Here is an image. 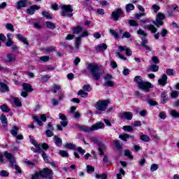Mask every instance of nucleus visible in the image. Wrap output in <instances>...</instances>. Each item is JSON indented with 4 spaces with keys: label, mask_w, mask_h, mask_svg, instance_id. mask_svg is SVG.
Returning <instances> with one entry per match:
<instances>
[{
    "label": "nucleus",
    "mask_w": 179,
    "mask_h": 179,
    "mask_svg": "<svg viewBox=\"0 0 179 179\" xmlns=\"http://www.w3.org/2000/svg\"><path fill=\"white\" fill-rule=\"evenodd\" d=\"M34 146L36 149L37 153H41V152H43V150H47V149H48V144L47 143H42V144L37 143Z\"/></svg>",
    "instance_id": "4468645a"
},
{
    "label": "nucleus",
    "mask_w": 179,
    "mask_h": 179,
    "mask_svg": "<svg viewBox=\"0 0 179 179\" xmlns=\"http://www.w3.org/2000/svg\"><path fill=\"white\" fill-rule=\"evenodd\" d=\"M87 173H93L94 172V167L90 166V165L87 166Z\"/></svg>",
    "instance_id": "69168bd1"
},
{
    "label": "nucleus",
    "mask_w": 179,
    "mask_h": 179,
    "mask_svg": "<svg viewBox=\"0 0 179 179\" xmlns=\"http://www.w3.org/2000/svg\"><path fill=\"white\" fill-rule=\"evenodd\" d=\"M120 118L122 120H127V121H131L132 120V113L131 112H124L119 114Z\"/></svg>",
    "instance_id": "ddd939ff"
},
{
    "label": "nucleus",
    "mask_w": 179,
    "mask_h": 179,
    "mask_svg": "<svg viewBox=\"0 0 179 179\" xmlns=\"http://www.w3.org/2000/svg\"><path fill=\"white\" fill-rule=\"evenodd\" d=\"M0 176L1 177H9V173L7 171L3 170L0 171Z\"/></svg>",
    "instance_id": "4d7b16f0"
},
{
    "label": "nucleus",
    "mask_w": 179,
    "mask_h": 179,
    "mask_svg": "<svg viewBox=\"0 0 179 179\" xmlns=\"http://www.w3.org/2000/svg\"><path fill=\"white\" fill-rule=\"evenodd\" d=\"M33 120L35 122H37L39 127H43V125H44L43 122H45V121H47V117H45V115L43 114L39 116H34Z\"/></svg>",
    "instance_id": "9b49d317"
},
{
    "label": "nucleus",
    "mask_w": 179,
    "mask_h": 179,
    "mask_svg": "<svg viewBox=\"0 0 179 179\" xmlns=\"http://www.w3.org/2000/svg\"><path fill=\"white\" fill-rule=\"evenodd\" d=\"M105 83L104 85L109 87H113L114 86V82L111 80L113 79V76L111 74L108 73L106 74L104 78H103Z\"/></svg>",
    "instance_id": "f8f14e48"
},
{
    "label": "nucleus",
    "mask_w": 179,
    "mask_h": 179,
    "mask_svg": "<svg viewBox=\"0 0 179 179\" xmlns=\"http://www.w3.org/2000/svg\"><path fill=\"white\" fill-rule=\"evenodd\" d=\"M52 92L53 93H58V92H61V85H54Z\"/></svg>",
    "instance_id": "37998d69"
},
{
    "label": "nucleus",
    "mask_w": 179,
    "mask_h": 179,
    "mask_svg": "<svg viewBox=\"0 0 179 179\" xmlns=\"http://www.w3.org/2000/svg\"><path fill=\"white\" fill-rule=\"evenodd\" d=\"M0 86H1L0 90L3 93H6V92H9V87H8V85L3 83H0Z\"/></svg>",
    "instance_id": "a878e982"
},
{
    "label": "nucleus",
    "mask_w": 179,
    "mask_h": 179,
    "mask_svg": "<svg viewBox=\"0 0 179 179\" xmlns=\"http://www.w3.org/2000/svg\"><path fill=\"white\" fill-rule=\"evenodd\" d=\"M59 118L61 120L60 124L62 127H67L68 126V118H66V116L62 113L59 114Z\"/></svg>",
    "instance_id": "dca6fc26"
},
{
    "label": "nucleus",
    "mask_w": 179,
    "mask_h": 179,
    "mask_svg": "<svg viewBox=\"0 0 179 179\" xmlns=\"http://www.w3.org/2000/svg\"><path fill=\"white\" fill-rule=\"evenodd\" d=\"M124 156H127V157L131 159H134V157L131 155V151H129V150H124Z\"/></svg>",
    "instance_id": "5fc2aeb1"
},
{
    "label": "nucleus",
    "mask_w": 179,
    "mask_h": 179,
    "mask_svg": "<svg viewBox=\"0 0 179 179\" xmlns=\"http://www.w3.org/2000/svg\"><path fill=\"white\" fill-rule=\"evenodd\" d=\"M148 38H146V36L141 38V47H144V48H145V50H147V51H148V52H150V51H152V48H150V46L146 45V44H148Z\"/></svg>",
    "instance_id": "2eb2a0df"
},
{
    "label": "nucleus",
    "mask_w": 179,
    "mask_h": 179,
    "mask_svg": "<svg viewBox=\"0 0 179 179\" xmlns=\"http://www.w3.org/2000/svg\"><path fill=\"white\" fill-rule=\"evenodd\" d=\"M40 177H41V176H40V172H36L32 176L31 179H38Z\"/></svg>",
    "instance_id": "774afa93"
},
{
    "label": "nucleus",
    "mask_w": 179,
    "mask_h": 179,
    "mask_svg": "<svg viewBox=\"0 0 179 179\" xmlns=\"http://www.w3.org/2000/svg\"><path fill=\"white\" fill-rule=\"evenodd\" d=\"M50 80V76L48 75L43 76L41 77L42 82H48Z\"/></svg>",
    "instance_id": "338daca9"
},
{
    "label": "nucleus",
    "mask_w": 179,
    "mask_h": 179,
    "mask_svg": "<svg viewBox=\"0 0 179 179\" xmlns=\"http://www.w3.org/2000/svg\"><path fill=\"white\" fill-rule=\"evenodd\" d=\"M80 44H82V38L78 37L76 38L75 42V49L79 50V47H80Z\"/></svg>",
    "instance_id": "c85d7f7f"
},
{
    "label": "nucleus",
    "mask_w": 179,
    "mask_h": 179,
    "mask_svg": "<svg viewBox=\"0 0 179 179\" xmlns=\"http://www.w3.org/2000/svg\"><path fill=\"white\" fill-rule=\"evenodd\" d=\"M137 34L139 36H143V37H148V34H146V32H145V31L141 28L137 31Z\"/></svg>",
    "instance_id": "c03bdc74"
},
{
    "label": "nucleus",
    "mask_w": 179,
    "mask_h": 179,
    "mask_svg": "<svg viewBox=\"0 0 179 179\" xmlns=\"http://www.w3.org/2000/svg\"><path fill=\"white\" fill-rule=\"evenodd\" d=\"M124 176H125V171L122 168H120L119 173L116 175L117 179H122Z\"/></svg>",
    "instance_id": "c756f323"
},
{
    "label": "nucleus",
    "mask_w": 179,
    "mask_h": 179,
    "mask_svg": "<svg viewBox=\"0 0 179 179\" xmlns=\"http://www.w3.org/2000/svg\"><path fill=\"white\" fill-rule=\"evenodd\" d=\"M148 103L150 106H157V102L151 99L148 100Z\"/></svg>",
    "instance_id": "0e129e2a"
},
{
    "label": "nucleus",
    "mask_w": 179,
    "mask_h": 179,
    "mask_svg": "<svg viewBox=\"0 0 179 179\" xmlns=\"http://www.w3.org/2000/svg\"><path fill=\"white\" fill-rule=\"evenodd\" d=\"M0 120L1 121L3 127H6V125H8V118H6V116H5L4 115H1Z\"/></svg>",
    "instance_id": "7c9ffc66"
},
{
    "label": "nucleus",
    "mask_w": 179,
    "mask_h": 179,
    "mask_svg": "<svg viewBox=\"0 0 179 179\" xmlns=\"http://www.w3.org/2000/svg\"><path fill=\"white\" fill-rule=\"evenodd\" d=\"M16 60V55L13 53H9L6 55V59H3V62H13Z\"/></svg>",
    "instance_id": "6ab92c4d"
},
{
    "label": "nucleus",
    "mask_w": 179,
    "mask_h": 179,
    "mask_svg": "<svg viewBox=\"0 0 179 179\" xmlns=\"http://www.w3.org/2000/svg\"><path fill=\"white\" fill-rule=\"evenodd\" d=\"M46 24V27L48 29H50V30H54V29H55V24L53 22H51L50 21H47L45 22Z\"/></svg>",
    "instance_id": "473e14b6"
},
{
    "label": "nucleus",
    "mask_w": 179,
    "mask_h": 179,
    "mask_svg": "<svg viewBox=\"0 0 179 179\" xmlns=\"http://www.w3.org/2000/svg\"><path fill=\"white\" fill-rule=\"evenodd\" d=\"M120 139H122V141H124V142H127L128 140V138H131V139H134V136H130L128 134H123L122 135L119 136Z\"/></svg>",
    "instance_id": "393cba45"
},
{
    "label": "nucleus",
    "mask_w": 179,
    "mask_h": 179,
    "mask_svg": "<svg viewBox=\"0 0 179 179\" xmlns=\"http://www.w3.org/2000/svg\"><path fill=\"white\" fill-rule=\"evenodd\" d=\"M64 148L66 149H70V150L76 149V145L72 143H66L64 145Z\"/></svg>",
    "instance_id": "ea45409f"
},
{
    "label": "nucleus",
    "mask_w": 179,
    "mask_h": 179,
    "mask_svg": "<svg viewBox=\"0 0 179 179\" xmlns=\"http://www.w3.org/2000/svg\"><path fill=\"white\" fill-rule=\"evenodd\" d=\"M134 82L138 84L139 89L146 92H150V89L153 87L152 83L143 81L141 76H136L134 79Z\"/></svg>",
    "instance_id": "f03ea898"
},
{
    "label": "nucleus",
    "mask_w": 179,
    "mask_h": 179,
    "mask_svg": "<svg viewBox=\"0 0 179 179\" xmlns=\"http://www.w3.org/2000/svg\"><path fill=\"white\" fill-rule=\"evenodd\" d=\"M96 178H101V179H107V175L106 173H102L101 175L96 174L95 176Z\"/></svg>",
    "instance_id": "bf43d9fd"
},
{
    "label": "nucleus",
    "mask_w": 179,
    "mask_h": 179,
    "mask_svg": "<svg viewBox=\"0 0 179 179\" xmlns=\"http://www.w3.org/2000/svg\"><path fill=\"white\" fill-rule=\"evenodd\" d=\"M122 129L126 132H132V131H134V127H132V126H124Z\"/></svg>",
    "instance_id": "a18cd8bd"
},
{
    "label": "nucleus",
    "mask_w": 179,
    "mask_h": 179,
    "mask_svg": "<svg viewBox=\"0 0 179 179\" xmlns=\"http://www.w3.org/2000/svg\"><path fill=\"white\" fill-rule=\"evenodd\" d=\"M114 145L116 146L117 149H122V145H121V143H120V141H114Z\"/></svg>",
    "instance_id": "8fccbe9b"
},
{
    "label": "nucleus",
    "mask_w": 179,
    "mask_h": 179,
    "mask_svg": "<svg viewBox=\"0 0 179 179\" xmlns=\"http://www.w3.org/2000/svg\"><path fill=\"white\" fill-rule=\"evenodd\" d=\"M38 9H41V7L40 6L34 5L31 6L27 10V13L28 15H34L36 13V10H38Z\"/></svg>",
    "instance_id": "a211bd4d"
},
{
    "label": "nucleus",
    "mask_w": 179,
    "mask_h": 179,
    "mask_svg": "<svg viewBox=\"0 0 179 179\" xmlns=\"http://www.w3.org/2000/svg\"><path fill=\"white\" fill-rule=\"evenodd\" d=\"M144 29H146L147 30H150V31L152 34L157 33V29H156L155 27V25L153 24L145 25Z\"/></svg>",
    "instance_id": "4be33fe9"
},
{
    "label": "nucleus",
    "mask_w": 179,
    "mask_h": 179,
    "mask_svg": "<svg viewBox=\"0 0 179 179\" xmlns=\"http://www.w3.org/2000/svg\"><path fill=\"white\" fill-rule=\"evenodd\" d=\"M115 55H116V57H119V58L120 59H123V61H127V57H125V56L121 55V53H120V52H116Z\"/></svg>",
    "instance_id": "13d9d810"
},
{
    "label": "nucleus",
    "mask_w": 179,
    "mask_h": 179,
    "mask_svg": "<svg viewBox=\"0 0 179 179\" xmlns=\"http://www.w3.org/2000/svg\"><path fill=\"white\" fill-rule=\"evenodd\" d=\"M109 31H110V34H112V36H113V37H115V38H120V35H118V34L117 32H115V31L114 29H110Z\"/></svg>",
    "instance_id": "3c124183"
},
{
    "label": "nucleus",
    "mask_w": 179,
    "mask_h": 179,
    "mask_svg": "<svg viewBox=\"0 0 179 179\" xmlns=\"http://www.w3.org/2000/svg\"><path fill=\"white\" fill-rule=\"evenodd\" d=\"M42 15L44 16V17H46V19H52V16H51L48 12L43 11L42 12Z\"/></svg>",
    "instance_id": "603ef678"
},
{
    "label": "nucleus",
    "mask_w": 179,
    "mask_h": 179,
    "mask_svg": "<svg viewBox=\"0 0 179 179\" xmlns=\"http://www.w3.org/2000/svg\"><path fill=\"white\" fill-rule=\"evenodd\" d=\"M166 19V15L163 13H158L156 16V20L153 21V24L157 26V27H160V26H163L164 22L163 20Z\"/></svg>",
    "instance_id": "1a4fd4ad"
},
{
    "label": "nucleus",
    "mask_w": 179,
    "mask_h": 179,
    "mask_svg": "<svg viewBox=\"0 0 179 179\" xmlns=\"http://www.w3.org/2000/svg\"><path fill=\"white\" fill-rule=\"evenodd\" d=\"M54 139L56 146H62V139H61V138L58 137V136H55Z\"/></svg>",
    "instance_id": "cd10ccee"
},
{
    "label": "nucleus",
    "mask_w": 179,
    "mask_h": 179,
    "mask_svg": "<svg viewBox=\"0 0 179 179\" xmlns=\"http://www.w3.org/2000/svg\"><path fill=\"white\" fill-rule=\"evenodd\" d=\"M158 83L161 86H166L167 85V76L166 74L162 75V78L158 80Z\"/></svg>",
    "instance_id": "aec40b11"
},
{
    "label": "nucleus",
    "mask_w": 179,
    "mask_h": 179,
    "mask_svg": "<svg viewBox=\"0 0 179 179\" xmlns=\"http://www.w3.org/2000/svg\"><path fill=\"white\" fill-rule=\"evenodd\" d=\"M59 155L60 156H62V157H69V154L65 150H60Z\"/></svg>",
    "instance_id": "49530a36"
},
{
    "label": "nucleus",
    "mask_w": 179,
    "mask_h": 179,
    "mask_svg": "<svg viewBox=\"0 0 179 179\" xmlns=\"http://www.w3.org/2000/svg\"><path fill=\"white\" fill-rule=\"evenodd\" d=\"M90 140L92 142H93V143L98 145V150L99 151V155H101V156H103L104 152H103V150H105L106 148V145H104L103 142L100 141V140H99L97 137H91Z\"/></svg>",
    "instance_id": "39448f33"
},
{
    "label": "nucleus",
    "mask_w": 179,
    "mask_h": 179,
    "mask_svg": "<svg viewBox=\"0 0 179 179\" xmlns=\"http://www.w3.org/2000/svg\"><path fill=\"white\" fill-rule=\"evenodd\" d=\"M161 101L163 104H166L168 101L167 94L164 92L161 94Z\"/></svg>",
    "instance_id": "2f4dec72"
},
{
    "label": "nucleus",
    "mask_w": 179,
    "mask_h": 179,
    "mask_svg": "<svg viewBox=\"0 0 179 179\" xmlns=\"http://www.w3.org/2000/svg\"><path fill=\"white\" fill-rule=\"evenodd\" d=\"M150 71L151 72H157L159 71V66L152 64L150 66Z\"/></svg>",
    "instance_id": "79ce46f5"
},
{
    "label": "nucleus",
    "mask_w": 179,
    "mask_h": 179,
    "mask_svg": "<svg viewBox=\"0 0 179 179\" xmlns=\"http://www.w3.org/2000/svg\"><path fill=\"white\" fill-rule=\"evenodd\" d=\"M45 52H52V51H55V47L50 46L45 49Z\"/></svg>",
    "instance_id": "052dcab7"
},
{
    "label": "nucleus",
    "mask_w": 179,
    "mask_h": 179,
    "mask_svg": "<svg viewBox=\"0 0 179 179\" xmlns=\"http://www.w3.org/2000/svg\"><path fill=\"white\" fill-rule=\"evenodd\" d=\"M39 174L43 178L52 179L54 172H52V170L48 168H45L42 171H39Z\"/></svg>",
    "instance_id": "6e6552de"
},
{
    "label": "nucleus",
    "mask_w": 179,
    "mask_h": 179,
    "mask_svg": "<svg viewBox=\"0 0 179 179\" xmlns=\"http://www.w3.org/2000/svg\"><path fill=\"white\" fill-rule=\"evenodd\" d=\"M171 115L172 117H174L175 118H179V113L176 110H171Z\"/></svg>",
    "instance_id": "680f3d73"
},
{
    "label": "nucleus",
    "mask_w": 179,
    "mask_h": 179,
    "mask_svg": "<svg viewBox=\"0 0 179 179\" xmlns=\"http://www.w3.org/2000/svg\"><path fill=\"white\" fill-rule=\"evenodd\" d=\"M17 132H19V128L17 127L14 126L13 127V129L10 131V134L13 135V136H16L17 135Z\"/></svg>",
    "instance_id": "a19ab883"
},
{
    "label": "nucleus",
    "mask_w": 179,
    "mask_h": 179,
    "mask_svg": "<svg viewBox=\"0 0 179 179\" xmlns=\"http://www.w3.org/2000/svg\"><path fill=\"white\" fill-rule=\"evenodd\" d=\"M6 28L7 30H10V31H15V29H13V24L10 23H8L6 24Z\"/></svg>",
    "instance_id": "09e8293b"
},
{
    "label": "nucleus",
    "mask_w": 179,
    "mask_h": 179,
    "mask_svg": "<svg viewBox=\"0 0 179 179\" xmlns=\"http://www.w3.org/2000/svg\"><path fill=\"white\" fill-rule=\"evenodd\" d=\"M22 89L24 92H28V93H30L33 91V87H31V85L26 83H22Z\"/></svg>",
    "instance_id": "412c9836"
},
{
    "label": "nucleus",
    "mask_w": 179,
    "mask_h": 179,
    "mask_svg": "<svg viewBox=\"0 0 179 179\" xmlns=\"http://www.w3.org/2000/svg\"><path fill=\"white\" fill-rule=\"evenodd\" d=\"M13 103L15 107H22V102H20V100H19V98L14 97L13 98Z\"/></svg>",
    "instance_id": "c9c22d12"
},
{
    "label": "nucleus",
    "mask_w": 179,
    "mask_h": 179,
    "mask_svg": "<svg viewBox=\"0 0 179 179\" xmlns=\"http://www.w3.org/2000/svg\"><path fill=\"white\" fill-rule=\"evenodd\" d=\"M104 123L103 122H98L96 124H94L91 127H84L83 131L85 132H90L94 131H99V129H103Z\"/></svg>",
    "instance_id": "423d86ee"
},
{
    "label": "nucleus",
    "mask_w": 179,
    "mask_h": 179,
    "mask_svg": "<svg viewBox=\"0 0 179 179\" xmlns=\"http://www.w3.org/2000/svg\"><path fill=\"white\" fill-rule=\"evenodd\" d=\"M61 16L72 17L73 16V7L71 5H62L61 6Z\"/></svg>",
    "instance_id": "7ed1b4c3"
},
{
    "label": "nucleus",
    "mask_w": 179,
    "mask_h": 179,
    "mask_svg": "<svg viewBox=\"0 0 179 179\" xmlns=\"http://www.w3.org/2000/svg\"><path fill=\"white\" fill-rule=\"evenodd\" d=\"M171 96L172 99H177L179 96V92L178 91H173L171 93Z\"/></svg>",
    "instance_id": "6e6d98bb"
},
{
    "label": "nucleus",
    "mask_w": 179,
    "mask_h": 179,
    "mask_svg": "<svg viewBox=\"0 0 179 179\" xmlns=\"http://www.w3.org/2000/svg\"><path fill=\"white\" fill-rule=\"evenodd\" d=\"M0 109L3 113H9V111H10V108H9L6 104L1 105Z\"/></svg>",
    "instance_id": "e433bc0d"
},
{
    "label": "nucleus",
    "mask_w": 179,
    "mask_h": 179,
    "mask_svg": "<svg viewBox=\"0 0 179 179\" xmlns=\"http://www.w3.org/2000/svg\"><path fill=\"white\" fill-rule=\"evenodd\" d=\"M158 169H159V165L156 164H153L150 166V171L153 173V171H156V170H157Z\"/></svg>",
    "instance_id": "864d4df0"
},
{
    "label": "nucleus",
    "mask_w": 179,
    "mask_h": 179,
    "mask_svg": "<svg viewBox=\"0 0 179 179\" xmlns=\"http://www.w3.org/2000/svg\"><path fill=\"white\" fill-rule=\"evenodd\" d=\"M4 156L8 159L10 166H13L19 174H22V169H20V166L15 164L16 162L15 161V156H13V154L5 152Z\"/></svg>",
    "instance_id": "20e7f679"
},
{
    "label": "nucleus",
    "mask_w": 179,
    "mask_h": 179,
    "mask_svg": "<svg viewBox=\"0 0 179 179\" xmlns=\"http://www.w3.org/2000/svg\"><path fill=\"white\" fill-rule=\"evenodd\" d=\"M152 9H153L154 12H155V13H157V12H159V10H160V6H159L156 4H154L152 6Z\"/></svg>",
    "instance_id": "e2e57ef3"
},
{
    "label": "nucleus",
    "mask_w": 179,
    "mask_h": 179,
    "mask_svg": "<svg viewBox=\"0 0 179 179\" xmlns=\"http://www.w3.org/2000/svg\"><path fill=\"white\" fill-rule=\"evenodd\" d=\"M140 139L143 141V142H150V137H149L148 135H141L140 136Z\"/></svg>",
    "instance_id": "58836bf2"
},
{
    "label": "nucleus",
    "mask_w": 179,
    "mask_h": 179,
    "mask_svg": "<svg viewBox=\"0 0 179 179\" xmlns=\"http://www.w3.org/2000/svg\"><path fill=\"white\" fill-rule=\"evenodd\" d=\"M96 51H106L107 50V45L105 43L99 44L95 47Z\"/></svg>",
    "instance_id": "b1692460"
},
{
    "label": "nucleus",
    "mask_w": 179,
    "mask_h": 179,
    "mask_svg": "<svg viewBox=\"0 0 179 179\" xmlns=\"http://www.w3.org/2000/svg\"><path fill=\"white\" fill-rule=\"evenodd\" d=\"M124 15V11H122V9L117 8L115 11L112 12L110 15V19L113 20L114 22H117L120 17Z\"/></svg>",
    "instance_id": "9d476101"
},
{
    "label": "nucleus",
    "mask_w": 179,
    "mask_h": 179,
    "mask_svg": "<svg viewBox=\"0 0 179 179\" xmlns=\"http://www.w3.org/2000/svg\"><path fill=\"white\" fill-rule=\"evenodd\" d=\"M174 69H166V75L169 76H174Z\"/></svg>",
    "instance_id": "de8ad7c7"
},
{
    "label": "nucleus",
    "mask_w": 179,
    "mask_h": 179,
    "mask_svg": "<svg viewBox=\"0 0 179 179\" xmlns=\"http://www.w3.org/2000/svg\"><path fill=\"white\" fill-rule=\"evenodd\" d=\"M86 68L90 71L94 80H100L101 76L104 75V71L96 63H87Z\"/></svg>",
    "instance_id": "f257e3e1"
},
{
    "label": "nucleus",
    "mask_w": 179,
    "mask_h": 179,
    "mask_svg": "<svg viewBox=\"0 0 179 179\" xmlns=\"http://www.w3.org/2000/svg\"><path fill=\"white\" fill-rule=\"evenodd\" d=\"M16 37L17 40H19L20 41H22V43L29 46V41H27V38H26L25 37H24L23 36L19 34H16Z\"/></svg>",
    "instance_id": "5701e85b"
},
{
    "label": "nucleus",
    "mask_w": 179,
    "mask_h": 179,
    "mask_svg": "<svg viewBox=\"0 0 179 179\" xmlns=\"http://www.w3.org/2000/svg\"><path fill=\"white\" fill-rule=\"evenodd\" d=\"M78 96H81V97H83V99H86V97H87L89 96V94L87 92H85V91H83V90H80L78 92Z\"/></svg>",
    "instance_id": "f704fd0d"
},
{
    "label": "nucleus",
    "mask_w": 179,
    "mask_h": 179,
    "mask_svg": "<svg viewBox=\"0 0 179 179\" xmlns=\"http://www.w3.org/2000/svg\"><path fill=\"white\" fill-rule=\"evenodd\" d=\"M83 31V28L80 26H77L73 28V34H80Z\"/></svg>",
    "instance_id": "bb28decb"
},
{
    "label": "nucleus",
    "mask_w": 179,
    "mask_h": 179,
    "mask_svg": "<svg viewBox=\"0 0 179 179\" xmlns=\"http://www.w3.org/2000/svg\"><path fill=\"white\" fill-rule=\"evenodd\" d=\"M126 12H131V10H134V9H135V6H134V4L132 3H128L126 5Z\"/></svg>",
    "instance_id": "4c0bfd02"
},
{
    "label": "nucleus",
    "mask_w": 179,
    "mask_h": 179,
    "mask_svg": "<svg viewBox=\"0 0 179 179\" xmlns=\"http://www.w3.org/2000/svg\"><path fill=\"white\" fill-rule=\"evenodd\" d=\"M26 6H27V0H20L16 3V8L17 10H20V9L26 8Z\"/></svg>",
    "instance_id": "f3484780"
},
{
    "label": "nucleus",
    "mask_w": 179,
    "mask_h": 179,
    "mask_svg": "<svg viewBox=\"0 0 179 179\" xmlns=\"http://www.w3.org/2000/svg\"><path fill=\"white\" fill-rule=\"evenodd\" d=\"M108 104H110V101L108 100H99L96 103L95 107L99 111H106V110H107V107H108Z\"/></svg>",
    "instance_id": "0eeeda50"
},
{
    "label": "nucleus",
    "mask_w": 179,
    "mask_h": 179,
    "mask_svg": "<svg viewBox=\"0 0 179 179\" xmlns=\"http://www.w3.org/2000/svg\"><path fill=\"white\" fill-rule=\"evenodd\" d=\"M128 23L129 26H131L132 27H136L139 26V23L137 22V21L135 20H129Z\"/></svg>",
    "instance_id": "72a5a7b5"
}]
</instances>
